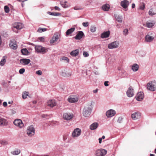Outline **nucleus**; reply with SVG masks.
<instances>
[{"instance_id":"4c0bfd02","label":"nucleus","mask_w":156,"mask_h":156,"mask_svg":"<svg viewBox=\"0 0 156 156\" xmlns=\"http://www.w3.org/2000/svg\"><path fill=\"white\" fill-rule=\"evenodd\" d=\"M0 144L3 145H6L8 144V142L5 140H0Z\"/></svg>"},{"instance_id":"39448f33","label":"nucleus","mask_w":156,"mask_h":156,"mask_svg":"<svg viewBox=\"0 0 156 156\" xmlns=\"http://www.w3.org/2000/svg\"><path fill=\"white\" fill-rule=\"evenodd\" d=\"M35 129L32 125L28 126L27 130V133L28 136H32L35 134Z\"/></svg>"},{"instance_id":"9b49d317","label":"nucleus","mask_w":156,"mask_h":156,"mask_svg":"<svg viewBox=\"0 0 156 156\" xmlns=\"http://www.w3.org/2000/svg\"><path fill=\"white\" fill-rule=\"evenodd\" d=\"M78 101V98L76 96H71L69 97L68 101L70 103H73L77 102Z\"/></svg>"},{"instance_id":"f257e3e1","label":"nucleus","mask_w":156,"mask_h":156,"mask_svg":"<svg viewBox=\"0 0 156 156\" xmlns=\"http://www.w3.org/2000/svg\"><path fill=\"white\" fill-rule=\"evenodd\" d=\"M92 106L91 103L85 105L83 111V114L85 117L89 116L92 111Z\"/></svg>"},{"instance_id":"5701e85b","label":"nucleus","mask_w":156,"mask_h":156,"mask_svg":"<svg viewBox=\"0 0 156 156\" xmlns=\"http://www.w3.org/2000/svg\"><path fill=\"white\" fill-rule=\"evenodd\" d=\"M98 125V122H94L90 126V128L91 130H95L97 128Z\"/></svg>"},{"instance_id":"4be33fe9","label":"nucleus","mask_w":156,"mask_h":156,"mask_svg":"<svg viewBox=\"0 0 156 156\" xmlns=\"http://www.w3.org/2000/svg\"><path fill=\"white\" fill-rule=\"evenodd\" d=\"M110 33L109 31L104 32L101 34V38H107L109 37Z\"/></svg>"},{"instance_id":"7c9ffc66","label":"nucleus","mask_w":156,"mask_h":156,"mask_svg":"<svg viewBox=\"0 0 156 156\" xmlns=\"http://www.w3.org/2000/svg\"><path fill=\"white\" fill-rule=\"evenodd\" d=\"M154 38H156V37H154L153 34L151 33L150 35L148 34L146 35L145 37V39H154Z\"/></svg>"},{"instance_id":"052dcab7","label":"nucleus","mask_w":156,"mask_h":156,"mask_svg":"<svg viewBox=\"0 0 156 156\" xmlns=\"http://www.w3.org/2000/svg\"><path fill=\"white\" fill-rule=\"evenodd\" d=\"M55 10H57L58 11H59L60 10V9H59V8L57 6H55Z\"/></svg>"},{"instance_id":"0e129e2a","label":"nucleus","mask_w":156,"mask_h":156,"mask_svg":"<svg viewBox=\"0 0 156 156\" xmlns=\"http://www.w3.org/2000/svg\"><path fill=\"white\" fill-rule=\"evenodd\" d=\"M94 73L96 75H98L99 74V73L98 72H94Z\"/></svg>"},{"instance_id":"a211bd4d","label":"nucleus","mask_w":156,"mask_h":156,"mask_svg":"<svg viewBox=\"0 0 156 156\" xmlns=\"http://www.w3.org/2000/svg\"><path fill=\"white\" fill-rule=\"evenodd\" d=\"M141 116L140 114L138 112H135L131 115V118L133 120H136L140 118Z\"/></svg>"},{"instance_id":"e433bc0d","label":"nucleus","mask_w":156,"mask_h":156,"mask_svg":"<svg viewBox=\"0 0 156 156\" xmlns=\"http://www.w3.org/2000/svg\"><path fill=\"white\" fill-rule=\"evenodd\" d=\"M47 28H41L39 27L37 30V32L38 33H42L43 32L47 30Z\"/></svg>"},{"instance_id":"a18cd8bd","label":"nucleus","mask_w":156,"mask_h":156,"mask_svg":"<svg viewBox=\"0 0 156 156\" xmlns=\"http://www.w3.org/2000/svg\"><path fill=\"white\" fill-rule=\"evenodd\" d=\"M82 25L84 27H87L89 25V23L88 22H83L82 23Z\"/></svg>"},{"instance_id":"dca6fc26","label":"nucleus","mask_w":156,"mask_h":156,"mask_svg":"<svg viewBox=\"0 0 156 156\" xmlns=\"http://www.w3.org/2000/svg\"><path fill=\"white\" fill-rule=\"evenodd\" d=\"M56 103L54 100H49L47 102V105L50 107H53L56 105Z\"/></svg>"},{"instance_id":"aec40b11","label":"nucleus","mask_w":156,"mask_h":156,"mask_svg":"<svg viewBox=\"0 0 156 156\" xmlns=\"http://www.w3.org/2000/svg\"><path fill=\"white\" fill-rule=\"evenodd\" d=\"M30 62V59L26 58H22L20 60V62L21 64L23 65H27L29 64Z\"/></svg>"},{"instance_id":"2f4dec72","label":"nucleus","mask_w":156,"mask_h":156,"mask_svg":"<svg viewBox=\"0 0 156 156\" xmlns=\"http://www.w3.org/2000/svg\"><path fill=\"white\" fill-rule=\"evenodd\" d=\"M67 2L66 1H61L60 2V3L62 6L65 8H66L68 7V5H67Z\"/></svg>"},{"instance_id":"13d9d810","label":"nucleus","mask_w":156,"mask_h":156,"mask_svg":"<svg viewBox=\"0 0 156 156\" xmlns=\"http://www.w3.org/2000/svg\"><path fill=\"white\" fill-rule=\"evenodd\" d=\"M51 15H54V16H58L59 15H60V14L59 13H56L55 14L51 13Z\"/></svg>"},{"instance_id":"f704fd0d","label":"nucleus","mask_w":156,"mask_h":156,"mask_svg":"<svg viewBox=\"0 0 156 156\" xmlns=\"http://www.w3.org/2000/svg\"><path fill=\"white\" fill-rule=\"evenodd\" d=\"M115 18L116 20L119 22L121 23L122 22V18L121 16H116Z\"/></svg>"},{"instance_id":"338daca9","label":"nucleus","mask_w":156,"mask_h":156,"mask_svg":"<svg viewBox=\"0 0 156 156\" xmlns=\"http://www.w3.org/2000/svg\"><path fill=\"white\" fill-rule=\"evenodd\" d=\"M12 103V101L8 102V104H11Z\"/></svg>"},{"instance_id":"393cba45","label":"nucleus","mask_w":156,"mask_h":156,"mask_svg":"<svg viewBox=\"0 0 156 156\" xmlns=\"http://www.w3.org/2000/svg\"><path fill=\"white\" fill-rule=\"evenodd\" d=\"M79 52V50L77 49L72 51L70 53V54L72 56L75 57L78 55Z\"/></svg>"},{"instance_id":"ea45409f","label":"nucleus","mask_w":156,"mask_h":156,"mask_svg":"<svg viewBox=\"0 0 156 156\" xmlns=\"http://www.w3.org/2000/svg\"><path fill=\"white\" fill-rule=\"evenodd\" d=\"M145 6V4L144 3H141L140 5V9L141 10H143L144 9Z\"/></svg>"},{"instance_id":"79ce46f5","label":"nucleus","mask_w":156,"mask_h":156,"mask_svg":"<svg viewBox=\"0 0 156 156\" xmlns=\"http://www.w3.org/2000/svg\"><path fill=\"white\" fill-rule=\"evenodd\" d=\"M21 51L23 55H26L28 51L26 49H23L21 50Z\"/></svg>"},{"instance_id":"0eeeda50","label":"nucleus","mask_w":156,"mask_h":156,"mask_svg":"<svg viewBox=\"0 0 156 156\" xmlns=\"http://www.w3.org/2000/svg\"><path fill=\"white\" fill-rule=\"evenodd\" d=\"M73 114L72 113L66 112L63 114V118L66 120H69L72 119L73 117Z\"/></svg>"},{"instance_id":"4d7b16f0","label":"nucleus","mask_w":156,"mask_h":156,"mask_svg":"<svg viewBox=\"0 0 156 156\" xmlns=\"http://www.w3.org/2000/svg\"><path fill=\"white\" fill-rule=\"evenodd\" d=\"M3 105L5 107H6L7 106V102H4L3 103Z\"/></svg>"},{"instance_id":"ddd939ff","label":"nucleus","mask_w":156,"mask_h":156,"mask_svg":"<svg viewBox=\"0 0 156 156\" xmlns=\"http://www.w3.org/2000/svg\"><path fill=\"white\" fill-rule=\"evenodd\" d=\"M85 35L82 31H78L74 38L75 39H81L84 38Z\"/></svg>"},{"instance_id":"e2e57ef3","label":"nucleus","mask_w":156,"mask_h":156,"mask_svg":"<svg viewBox=\"0 0 156 156\" xmlns=\"http://www.w3.org/2000/svg\"><path fill=\"white\" fill-rule=\"evenodd\" d=\"M135 7V5L134 4H132V8H134Z\"/></svg>"},{"instance_id":"423d86ee","label":"nucleus","mask_w":156,"mask_h":156,"mask_svg":"<svg viewBox=\"0 0 156 156\" xmlns=\"http://www.w3.org/2000/svg\"><path fill=\"white\" fill-rule=\"evenodd\" d=\"M81 130L80 129L77 128L75 129L72 133V136L73 138H76L79 136L81 134Z\"/></svg>"},{"instance_id":"f03ea898","label":"nucleus","mask_w":156,"mask_h":156,"mask_svg":"<svg viewBox=\"0 0 156 156\" xmlns=\"http://www.w3.org/2000/svg\"><path fill=\"white\" fill-rule=\"evenodd\" d=\"M147 89L148 90L154 91L156 90V82L155 81H150L147 84Z\"/></svg>"},{"instance_id":"9d476101","label":"nucleus","mask_w":156,"mask_h":156,"mask_svg":"<svg viewBox=\"0 0 156 156\" xmlns=\"http://www.w3.org/2000/svg\"><path fill=\"white\" fill-rule=\"evenodd\" d=\"M119 44V42L117 41H116L109 44L108 45V48L109 49L117 48L118 47Z\"/></svg>"},{"instance_id":"6ab92c4d","label":"nucleus","mask_w":156,"mask_h":156,"mask_svg":"<svg viewBox=\"0 0 156 156\" xmlns=\"http://www.w3.org/2000/svg\"><path fill=\"white\" fill-rule=\"evenodd\" d=\"M121 5L124 9H126L129 5V2L127 0H124L121 2Z\"/></svg>"},{"instance_id":"6e6552de","label":"nucleus","mask_w":156,"mask_h":156,"mask_svg":"<svg viewBox=\"0 0 156 156\" xmlns=\"http://www.w3.org/2000/svg\"><path fill=\"white\" fill-rule=\"evenodd\" d=\"M107 151L104 149H100L97 150L95 153L96 156H104L107 153Z\"/></svg>"},{"instance_id":"8fccbe9b","label":"nucleus","mask_w":156,"mask_h":156,"mask_svg":"<svg viewBox=\"0 0 156 156\" xmlns=\"http://www.w3.org/2000/svg\"><path fill=\"white\" fill-rule=\"evenodd\" d=\"M74 9L75 10H80L82 9V8L81 7L76 6L74 7Z\"/></svg>"},{"instance_id":"c03bdc74","label":"nucleus","mask_w":156,"mask_h":156,"mask_svg":"<svg viewBox=\"0 0 156 156\" xmlns=\"http://www.w3.org/2000/svg\"><path fill=\"white\" fill-rule=\"evenodd\" d=\"M5 11L6 13H8L9 12V9L8 6H4Z\"/></svg>"},{"instance_id":"864d4df0","label":"nucleus","mask_w":156,"mask_h":156,"mask_svg":"<svg viewBox=\"0 0 156 156\" xmlns=\"http://www.w3.org/2000/svg\"><path fill=\"white\" fill-rule=\"evenodd\" d=\"M153 40H145V42L146 43H148L152 42Z\"/></svg>"},{"instance_id":"c85d7f7f","label":"nucleus","mask_w":156,"mask_h":156,"mask_svg":"<svg viewBox=\"0 0 156 156\" xmlns=\"http://www.w3.org/2000/svg\"><path fill=\"white\" fill-rule=\"evenodd\" d=\"M7 124V122L5 119L3 118L0 119V125L5 126Z\"/></svg>"},{"instance_id":"5fc2aeb1","label":"nucleus","mask_w":156,"mask_h":156,"mask_svg":"<svg viewBox=\"0 0 156 156\" xmlns=\"http://www.w3.org/2000/svg\"><path fill=\"white\" fill-rule=\"evenodd\" d=\"M122 119V118L121 117H119L118 118V119L117 120V122L119 123H120Z\"/></svg>"},{"instance_id":"473e14b6","label":"nucleus","mask_w":156,"mask_h":156,"mask_svg":"<svg viewBox=\"0 0 156 156\" xmlns=\"http://www.w3.org/2000/svg\"><path fill=\"white\" fill-rule=\"evenodd\" d=\"M6 57L5 56L3 57L2 58L0 62V65L1 66H3L5 63L6 61V59L5 58Z\"/></svg>"},{"instance_id":"09e8293b","label":"nucleus","mask_w":156,"mask_h":156,"mask_svg":"<svg viewBox=\"0 0 156 156\" xmlns=\"http://www.w3.org/2000/svg\"><path fill=\"white\" fill-rule=\"evenodd\" d=\"M149 15L152 16L154 14L153 12V10L152 9H151L149 12Z\"/></svg>"},{"instance_id":"2eb2a0df","label":"nucleus","mask_w":156,"mask_h":156,"mask_svg":"<svg viewBox=\"0 0 156 156\" xmlns=\"http://www.w3.org/2000/svg\"><path fill=\"white\" fill-rule=\"evenodd\" d=\"M115 112L112 109L109 110L106 113V115L108 117H111L115 114Z\"/></svg>"},{"instance_id":"4468645a","label":"nucleus","mask_w":156,"mask_h":156,"mask_svg":"<svg viewBox=\"0 0 156 156\" xmlns=\"http://www.w3.org/2000/svg\"><path fill=\"white\" fill-rule=\"evenodd\" d=\"M13 123L15 125L20 128H22L23 126V124L22 121L20 119H16L14 121Z\"/></svg>"},{"instance_id":"c9c22d12","label":"nucleus","mask_w":156,"mask_h":156,"mask_svg":"<svg viewBox=\"0 0 156 156\" xmlns=\"http://www.w3.org/2000/svg\"><path fill=\"white\" fill-rule=\"evenodd\" d=\"M29 93L28 92L25 91L22 94V98L24 99H25L27 98V96L30 97L29 95Z\"/></svg>"},{"instance_id":"bb28decb","label":"nucleus","mask_w":156,"mask_h":156,"mask_svg":"<svg viewBox=\"0 0 156 156\" xmlns=\"http://www.w3.org/2000/svg\"><path fill=\"white\" fill-rule=\"evenodd\" d=\"M102 8L104 11H108L110 8V6L108 4H105L103 5Z\"/></svg>"},{"instance_id":"72a5a7b5","label":"nucleus","mask_w":156,"mask_h":156,"mask_svg":"<svg viewBox=\"0 0 156 156\" xmlns=\"http://www.w3.org/2000/svg\"><path fill=\"white\" fill-rule=\"evenodd\" d=\"M58 40H50L49 42L50 45H54L57 44L59 41H58Z\"/></svg>"},{"instance_id":"cd10ccee","label":"nucleus","mask_w":156,"mask_h":156,"mask_svg":"<svg viewBox=\"0 0 156 156\" xmlns=\"http://www.w3.org/2000/svg\"><path fill=\"white\" fill-rule=\"evenodd\" d=\"M139 65L137 64H134L132 67V69L134 72L137 71L139 69Z\"/></svg>"},{"instance_id":"69168bd1","label":"nucleus","mask_w":156,"mask_h":156,"mask_svg":"<svg viewBox=\"0 0 156 156\" xmlns=\"http://www.w3.org/2000/svg\"><path fill=\"white\" fill-rule=\"evenodd\" d=\"M115 78L116 79V80H118L119 79V77L118 76L115 77Z\"/></svg>"},{"instance_id":"de8ad7c7","label":"nucleus","mask_w":156,"mask_h":156,"mask_svg":"<svg viewBox=\"0 0 156 156\" xmlns=\"http://www.w3.org/2000/svg\"><path fill=\"white\" fill-rule=\"evenodd\" d=\"M128 29H124L123 31V34L124 35H126L128 33Z\"/></svg>"},{"instance_id":"7ed1b4c3","label":"nucleus","mask_w":156,"mask_h":156,"mask_svg":"<svg viewBox=\"0 0 156 156\" xmlns=\"http://www.w3.org/2000/svg\"><path fill=\"white\" fill-rule=\"evenodd\" d=\"M12 27L13 31L16 33H17L18 30H20L22 29L23 27V25L21 23L17 22L13 24Z\"/></svg>"},{"instance_id":"f3484780","label":"nucleus","mask_w":156,"mask_h":156,"mask_svg":"<svg viewBox=\"0 0 156 156\" xmlns=\"http://www.w3.org/2000/svg\"><path fill=\"white\" fill-rule=\"evenodd\" d=\"M144 93L143 92H138L136 97V99L137 100L140 101H141L144 98Z\"/></svg>"},{"instance_id":"49530a36","label":"nucleus","mask_w":156,"mask_h":156,"mask_svg":"<svg viewBox=\"0 0 156 156\" xmlns=\"http://www.w3.org/2000/svg\"><path fill=\"white\" fill-rule=\"evenodd\" d=\"M25 69L24 68H22L20 69L19 72L20 74H23L25 72Z\"/></svg>"},{"instance_id":"a878e982","label":"nucleus","mask_w":156,"mask_h":156,"mask_svg":"<svg viewBox=\"0 0 156 156\" xmlns=\"http://www.w3.org/2000/svg\"><path fill=\"white\" fill-rule=\"evenodd\" d=\"M62 75L65 77H69L71 75V72L70 71L65 72H62Z\"/></svg>"},{"instance_id":"f8f14e48","label":"nucleus","mask_w":156,"mask_h":156,"mask_svg":"<svg viewBox=\"0 0 156 156\" xmlns=\"http://www.w3.org/2000/svg\"><path fill=\"white\" fill-rule=\"evenodd\" d=\"M9 45L10 47L13 50L16 49L17 46L16 41L15 40H12L11 41Z\"/></svg>"},{"instance_id":"58836bf2","label":"nucleus","mask_w":156,"mask_h":156,"mask_svg":"<svg viewBox=\"0 0 156 156\" xmlns=\"http://www.w3.org/2000/svg\"><path fill=\"white\" fill-rule=\"evenodd\" d=\"M90 31L92 32H94L96 31V27L94 26H92L90 27Z\"/></svg>"},{"instance_id":"37998d69","label":"nucleus","mask_w":156,"mask_h":156,"mask_svg":"<svg viewBox=\"0 0 156 156\" xmlns=\"http://www.w3.org/2000/svg\"><path fill=\"white\" fill-rule=\"evenodd\" d=\"M146 25L147 27L148 28L154 26L153 24L152 23H147Z\"/></svg>"},{"instance_id":"412c9836","label":"nucleus","mask_w":156,"mask_h":156,"mask_svg":"<svg viewBox=\"0 0 156 156\" xmlns=\"http://www.w3.org/2000/svg\"><path fill=\"white\" fill-rule=\"evenodd\" d=\"M75 28L72 27L69 29H68L66 32V36H70L71 34L75 31Z\"/></svg>"},{"instance_id":"3c124183","label":"nucleus","mask_w":156,"mask_h":156,"mask_svg":"<svg viewBox=\"0 0 156 156\" xmlns=\"http://www.w3.org/2000/svg\"><path fill=\"white\" fill-rule=\"evenodd\" d=\"M36 74L38 75H41L42 74V72L40 70H38L36 71Z\"/></svg>"},{"instance_id":"680f3d73","label":"nucleus","mask_w":156,"mask_h":156,"mask_svg":"<svg viewBox=\"0 0 156 156\" xmlns=\"http://www.w3.org/2000/svg\"><path fill=\"white\" fill-rule=\"evenodd\" d=\"M102 140V138H99V143L100 144H101V143Z\"/></svg>"},{"instance_id":"c756f323","label":"nucleus","mask_w":156,"mask_h":156,"mask_svg":"<svg viewBox=\"0 0 156 156\" xmlns=\"http://www.w3.org/2000/svg\"><path fill=\"white\" fill-rule=\"evenodd\" d=\"M60 34L58 32L55 33L52 37V39H58L60 38Z\"/></svg>"},{"instance_id":"bf43d9fd","label":"nucleus","mask_w":156,"mask_h":156,"mask_svg":"<svg viewBox=\"0 0 156 156\" xmlns=\"http://www.w3.org/2000/svg\"><path fill=\"white\" fill-rule=\"evenodd\" d=\"M98 90V89H96L95 90H93V93H96L97 92Z\"/></svg>"},{"instance_id":"603ef678","label":"nucleus","mask_w":156,"mask_h":156,"mask_svg":"<svg viewBox=\"0 0 156 156\" xmlns=\"http://www.w3.org/2000/svg\"><path fill=\"white\" fill-rule=\"evenodd\" d=\"M83 55L85 57H87L89 56V54L87 52H84L83 53Z\"/></svg>"},{"instance_id":"6e6d98bb","label":"nucleus","mask_w":156,"mask_h":156,"mask_svg":"<svg viewBox=\"0 0 156 156\" xmlns=\"http://www.w3.org/2000/svg\"><path fill=\"white\" fill-rule=\"evenodd\" d=\"M108 81H105V82H104V85L105 86H108Z\"/></svg>"},{"instance_id":"b1692460","label":"nucleus","mask_w":156,"mask_h":156,"mask_svg":"<svg viewBox=\"0 0 156 156\" xmlns=\"http://www.w3.org/2000/svg\"><path fill=\"white\" fill-rule=\"evenodd\" d=\"M21 152L20 150L18 148H16L14 151L11 152V154L13 155H17Z\"/></svg>"},{"instance_id":"20e7f679","label":"nucleus","mask_w":156,"mask_h":156,"mask_svg":"<svg viewBox=\"0 0 156 156\" xmlns=\"http://www.w3.org/2000/svg\"><path fill=\"white\" fill-rule=\"evenodd\" d=\"M35 48L36 52L37 53H40L44 54L46 53L48 50L45 48L40 45H36L35 47Z\"/></svg>"},{"instance_id":"1a4fd4ad","label":"nucleus","mask_w":156,"mask_h":156,"mask_svg":"<svg viewBox=\"0 0 156 156\" xmlns=\"http://www.w3.org/2000/svg\"><path fill=\"white\" fill-rule=\"evenodd\" d=\"M134 91L133 88L130 86L126 91V94L128 97H132L134 95Z\"/></svg>"},{"instance_id":"a19ab883","label":"nucleus","mask_w":156,"mask_h":156,"mask_svg":"<svg viewBox=\"0 0 156 156\" xmlns=\"http://www.w3.org/2000/svg\"><path fill=\"white\" fill-rule=\"evenodd\" d=\"M61 59L67 62H69V59L66 57L63 56L61 58Z\"/></svg>"},{"instance_id":"774afa93","label":"nucleus","mask_w":156,"mask_h":156,"mask_svg":"<svg viewBox=\"0 0 156 156\" xmlns=\"http://www.w3.org/2000/svg\"><path fill=\"white\" fill-rule=\"evenodd\" d=\"M154 154H150V156H154Z\"/></svg>"}]
</instances>
